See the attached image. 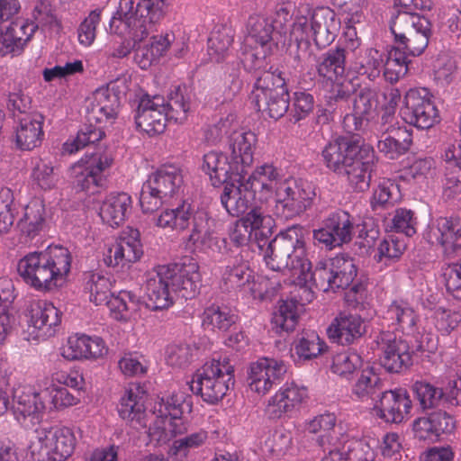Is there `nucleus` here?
<instances>
[{
  "mask_svg": "<svg viewBox=\"0 0 461 461\" xmlns=\"http://www.w3.org/2000/svg\"><path fill=\"white\" fill-rule=\"evenodd\" d=\"M353 90L349 84H337L325 96L327 109L339 117H344L348 108L349 100Z\"/></svg>",
  "mask_w": 461,
  "mask_h": 461,
  "instance_id": "55",
  "label": "nucleus"
},
{
  "mask_svg": "<svg viewBox=\"0 0 461 461\" xmlns=\"http://www.w3.org/2000/svg\"><path fill=\"white\" fill-rule=\"evenodd\" d=\"M192 411V401L190 396L183 393H173L166 400L162 398L155 406L154 413L161 420L163 429L168 430L172 435L176 436L187 430L182 415Z\"/></svg>",
  "mask_w": 461,
  "mask_h": 461,
  "instance_id": "19",
  "label": "nucleus"
},
{
  "mask_svg": "<svg viewBox=\"0 0 461 461\" xmlns=\"http://www.w3.org/2000/svg\"><path fill=\"white\" fill-rule=\"evenodd\" d=\"M156 225L160 228H170L176 230L190 231L188 243L195 246H204L212 238L215 221L210 212L203 208H194L184 201L174 209L163 211L154 218Z\"/></svg>",
  "mask_w": 461,
  "mask_h": 461,
  "instance_id": "5",
  "label": "nucleus"
},
{
  "mask_svg": "<svg viewBox=\"0 0 461 461\" xmlns=\"http://www.w3.org/2000/svg\"><path fill=\"white\" fill-rule=\"evenodd\" d=\"M332 3L348 14L345 19V35L349 39L350 48L352 50L357 49L361 42L357 36L355 24L362 22L364 18L363 8L366 6L367 0H332Z\"/></svg>",
  "mask_w": 461,
  "mask_h": 461,
  "instance_id": "40",
  "label": "nucleus"
},
{
  "mask_svg": "<svg viewBox=\"0 0 461 461\" xmlns=\"http://www.w3.org/2000/svg\"><path fill=\"white\" fill-rule=\"evenodd\" d=\"M302 229L296 227L288 228L281 231L270 240L266 247L264 259L267 266L274 271H284L285 254L300 244Z\"/></svg>",
  "mask_w": 461,
  "mask_h": 461,
  "instance_id": "28",
  "label": "nucleus"
},
{
  "mask_svg": "<svg viewBox=\"0 0 461 461\" xmlns=\"http://www.w3.org/2000/svg\"><path fill=\"white\" fill-rule=\"evenodd\" d=\"M202 168L215 187L238 181L243 175L248 174L237 160L233 161L231 158L229 160L225 154L217 151H211L203 156Z\"/></svg>",
  "mask_w": 461,
  "mask_h": 461,
  "instance_id": "22",
  "label": "nucleus"
},
{
  "mask_svg": "<svg viewBox=\"0 0 461 461\" xmlns=\"http://www.w3.org/2000/svg\"><path fill=\"white\" fill-rule=\"evenodd\" d=\"M244 59H241L244 69L251 73L255 79L253 90L251 92V100L267 95L272 93L287 91L285 80L282 72L272 66L267 68L265 58H260L254 51H245L242 53Z\"/></svg>",
  "mask_w": 461,
  "mask_h": 461,
  "instance_id": "12",
  "label": "nucleus"
},
{
  "mask_svg": "<svg viewBox=\"0 0 461 461\" xmlns=\"http://www.w3.org/2000/svg\"><path fill=\"white\" fill-rule=\"evenodd\" d=\"M47 396H49L48 390L37 393L22 385L14 388L10 408L17 421L23 424H25L27 420L32 424L38 422L46 409Z\"/></svg>",
  "mask_w": 461,
  "mask_h": 461,
  "instance_id": "17",
  "label": "nucleus"
},
{
  "mask_svg": "<svg viewBox=\"0 0 461 461\" xmlns=\"http://www.w3.org/2000/svg\"><path fill=\"white\" fill-rule=\"evenodd\" d=\"M412 402L406 389L384 390L375 401L373 412L386 423L400 424L411 412Z\"/></svg>",
  "mask_w": 461,
  "mask_h": 461,
  "instance_id": "18",
  "label": "nucleus"
},
{
  "mask_svg": "<svg viewBox=\"0 0 461 461\" xmlns=\"http://www.w3.org/2000/svg\"><path fill=\"white\" fill-rule=\"evenodd\" d=\"M286 373V366L282 361L274 358H260L250 365L248 372L249 388L266 394L274 385L279 384Z\"/></svg>",
  "mask_w": 461,
  "mask_h": 461,
  "instance_id": "20",
  "label": "nucleus"
},
{
  "mask_svg": "<svg viewBox=\"0 0 461 461\" xmlns=\"http://www.w3.org/2000/svg\"><path fill=\"white\" fill-rule=\"evenodd\" d=\"M405 249V240L398 235L391 234L379 243L375 259L379 263L384 262L387 266L397 261Z\"/></svg>",
  "mask_w": 461,
  "mask_h": 461,
  "instance_id": "53",
  "label": "nucleus"
},
{
  "mask_svg": "<svg viewBox=\"0 0 461 461\" xmlns=\"http://www.w3.org/2000/svg\"><path fill=\"white\" fill-rule=\"evenodd\" d=\"M276 22L261 15H251L247 22L246 41L249 44L261 47L264 57L272 53L282 41V33L274 24Z\"/></svg>",
  "mask_w": 461,
  "mask_h": 461,
  "instance_id": "23",
  "label": "nucleus"
},
{
  "mask_svg": "<svg viewBox=\"0 0 461 461\" xmlns=\"http://www.w3.org/2000/svg\"><path fill=\"white\" fill-rule=\"evenodd\" d=\"M323 346L324 342L315 331H307L301 334L294 345V351L299 359L310 360L323 352Z\"/></svg>",
  "mask_w": 461,
  "mask_h": 461,
  "instance_id": "56",
  "label": "nucleus"
},
{
  "mask_svg": "<svg viewBox=\"0 0 461 461\" xmlns=\"http://www.w3.org/2000/svg\"><path fill=\"white\" fill-rule=\"evenodd\" d=\"M426 238L430 244L440 245L447 256H453L461 250V218H437L429 225Z\"/></svg>",
  "mask_w": 461,
  "mask_h": 461,
  "instance_id": "21",
  "label": "nucleus"
},
{
  "mask_svg": "<svg viewBox=\"0 0 461 461\" xmlns=\"http://www.w3.org/2000/svg\"><path fill=\"white\" fill-rule=\"evenodd\" d=\"M71 254L62 246L48 247L23 257L17 272L23 281L37 291L48 292L60 286L71 268Z\"/></svg>",
  "mask_w": 461,
  "mask_h": 461,
  "instance_id": "2",
  "label": "nucleus"
},
{
  "mask_svg": "<svg viewBox=\"0 0 461 461\" xmlns=\"http://www.w3.org/2000/svg\"><path fill=\"white\" fill-rule=\"evenodd\" d=\"M383 356L381 366L389 373H402L412 365V357L416 352L424 351L423 345L419 343L415 348L402 337H397L390 331L381 332L379 336Z\"/></svg>",
  "mask_w": 461,
  "mask_h": 461,
  "instance_id": "14",
  "label": "nucleus"
},
{
  "mask_svg": "<svg viewBox=\"0 0 461 461\" xmlns=\"http://www.w3.org/2000/svg\"><path fill=\"white\" fill-rule=\"evenodd\" d=\"M245 176L243 175L238 181L227 183L220 196L221 205L233 217L245 214L255 200L251 185H248L245 182Z\"/></svg>",
  "mask_w": 461,
  "mask_h": 461,
  "instance_id": "27",
  "label": "nucleus"
},
{
  "mask_svg": "<svg viewBox=\"0 0 461 461\" xmlns=\"http://www.w3.org/2000/svg\"><path fill=\"white\" fill-rule=\"evenodd\" d=\"M238 315L223 305L212 304L203 313V326L212 330L228 331L236 325Z\"/></svg>",
  "mask_w": 461,
  "mask_h": 461,
  "instance_id": "46",
  "label": "nucleus"
},
{
  "mask_svg": "<svg viewBox=\"0 0 461 461\" xmlns=\"http://www.w3.org/2000/svg\"><path fill=\"white\" fill-rule=\"evenodd\" d=\"M162 275L169 279L172 291L185 300L194 298L201 287L199 266L191 258L181 263L162 266Z\"/></svg>",
  "mask_w": 461,
  "mask_h": 461,
  "instance_id": "16",
  "label": "nucleus"
},
{
  "mask_svg": "<svg viewBox=\"0 0 461 461\" xmlns=\"http://www.w3.org/2000/svg\"><path fill=\"white\" fill-rule=\"evenodd\" d=\"M402 118L408 124L420 130L430 129L439 122V112L429 89L412 88L406 93Z\"/></svg>",
  "mask_w": 461,
  "mask_h": 461,
  "instance_id": "11",
  "label": "nucleus"
},
{
  "mask_svg": "<svg viewBox=\"0 0 461 461\" xmlns=\"http://www.w3.org/2000/svg\"><path fill=\"white\" fill-rule=\"evenodd\" d=\"M110 279L97 272L84 274V291L89 294V300L96 305H103L111 295Z\"/></svg>",
  "mask_w": 461,
  "mask_h": 461,
  "instance_id": "50",
  "label": "nucleus"
},
{
  "mask_svg": "<svg viewBox=\"0 0 461 461\" xmlns=\"http://www.w3.org/2000/svg\"><path fill=\"white\" fill-rule=\"evenodd\" d=\"M398 185L394 183L390 180L380 182L371 198L372 209L377 210L393 204L398 199Z\"/></svg>",
  "mask_w": 461,
  "mask_h": 461,
  "instance_id": "59",
  "label": "nucleus"
},
{
  "mask_svg": "<svg viewBox=\"0 0 461 461\" xmlns=\"http://www.w3.org/2000/svg\"><path fill=\"white\" fill-rule=\"evenodd\" d=\"M191 91L186 86H176L167 95H142L135 110L136 128L149 136L164 132L167 122L183 123L190 110Z\"/></svg>",
  "mask_w": 461,
  "mask_h": 461,
  "instance_id": "3",
  "label": "nucleus"
},
{
  "mask_svg": "<svg viewBox=\"0 0 461 461\" xmlns=\"http://www.w3.org/2000/svg\"><path fill=\"white\" fill-rule=\"evenodd\" d=\"M32 178L42 189H51L58 182V174L51 162L38 159L32 170Z\"/></svg>",
  "mask_w": 461,
  "mask_h": 461,
  "instance_id": "61",
  "label": "nucleus"
},
{
  "mask_svg": "<svg viewBox=\"0 0 461 461\" xmlns=\"http://www.w3.org/2000/svg\"><path fill=\"white\" fill-rule=\"evenodd\" d=\"M393 135L383 136L378 141L377 148L390 159H396L405 154L412 144L411 132L406 128L393 131Z\"/></svg>",
  "mask_w": 461,
  "mask_h": 461,
  "instance_id": "45",
  "label": "nucleus"
},
{
  "mask_svg": "<svg viewBox=\"0 0 461 461\" xmlns=\"http://www.w3.org/2000/svg\"><path fill=\"white\" fill-rule=\"evenodd\" d=\"M222 279L230 288H241L254 279L253 270L242 256L235 257L225 268Z\"/></svg>",
  "mask_w": 461,
  "mask_h": 461,
  "instance_id": "49",
  "label": "nucleus"
},
{
  "mask_svg": "<svg viewBox=\"0 0 461 461\" xmlns=\"http://www.w3.org/2000/svg\"><path fill=\"white\" fill-rule=\"evenodd\" d=\"M131 197L124 193H111L103 201L99 215L111 227L120 226L131 212Z\"/></svg>",
  "mask_w": 461,
  "mask_h": 461,
  "instance_id": "35",
  "label": "nucleus"
},
{
  "mask_svg": "<svg viewBox=\"0 0 461 461\" xmlns=\"http://www.w3.org/2000/svg\"><path fill=\"white\" fill-rule=\"evenodd\" d=\"M104 97L105 104L100 100L88 113V121H95L101 122L104 120L112 121L117 116V109L119 106L118 98L114 94H108L107 92L100 93Z\"/></svg>",
  "mask_w": 461,
  "mask_h": 461,
  "instance_id": "58",
  "label": "nucleus"
},
{
  "mask_svg": "<svg viewBox=\"0 0 461 461\" xmlns=\"http://www.w3.org/2000/svg\"><path fill=\"white\" fill-rule=\"evenodd\" d=\"M113 162L112 153L101 147L93 152H86L77 163L70 168V176L75 188L95 194L106 186V171Z\"/></svg>",
  "mask_w": 461,
  "mask_h": 461,
  "instance_id": "8",
  "label": "nucleus"
},
{
  "mask_svg": "<svg viewBox=\"0 0 461 461\" xmlns=\"http://www.w3.org/2000/svg\"><path fill=\"white\" fill-rule=\"evenodd\" d=\"M36 440L32 441L29 446V452L32 461H58L54 459L52 444H50L45 439L47 435L45 428L42 427L36 430Z\"/></svg>",
  "mask_w": 461,
  "mask_h": 461,
  "instance_id": "64",
  "label": "nucleus"
},
{
  "mask_svg": "<svg viewBox=\"0 0 461 461\" xmlns=\"http://www.w3.org/2000/svg\"><path fill=\"white\" fill-rule=\"evenodd\" d=\"M341 22L329 7H317L311 14L310 27L315 45L323 49L330 45L338 36Z\"/></svg>",
  "mask_w": 461,
  "mask_h": 461,
  "instance_id": "26",
  "label": "nucleus"
},
{
  "mask_svg": "<svg viewBox=\"0 0 461 461\" xmlns=\"http://www.w3.org/2000/svg\"><path fill=\"white\" fill-rule=\"evenodd\" d=\"M145 393L138 385L131 386L122 396L118 406L120 417L133 427L146 428Z\"/></svg>",
  "mask_w": 461,
  "mask_h": 461,
  "instance_id": "32",
  "label": "nucleus"
},
{
  "mask_svg": "<svg viewBox=\"0 0 461 461\" xmlns=\"http://www.w3.org/2000/svg\"><path fill=\"white\" fill-rule=\"evenodd\" d=\"M411 389L423 411L437 408L442 402H446L447 393L428 382L417 381Z\"/></svg>",
  "mask_w": 461,
  "mask_h": 461,
  "instance_id": "51",
  "label": "nucleus"
},
{
  "mask_svg": "<svg viewBox=\"0 0 461 461\" xmlns=\"http://www.w3.org/2000/svg\"><path fill=\"white\" fill-rule=\"evenodd\" d=\"M366 332L364 319L348 312H340L327 329L329 339L342 346L357 343Z\"/></svg>",
  "mask_w": 461,
  "mask_h": 461,
  "instance_id": "25",
  "label": "nucleus"
},
{
  "mask_svg": "<svg viewBox=\"0 0 461 461\" xmlns=\"http://www.w3.org/2000/svg\"><path fill=\"white\" fill-rule=\"evenodd\" d=\"M27 340L50 337L61 321V312L51 303L43 300L31 302L24 312Z\"/></svg>",
  "mask_w": 461,
  "mask_h": 461,
  "instance_id": "15",
  "label": "nucleus"
},
{
  "mask_svg": "<svg viewBox=\"0 0 461 461\" xmlns=\"http://www.w3.org/2000/svg\"><path fill=\"white\" fill-rule=\"evenodd\" d=\"M326 167L347 177L355 192L369 189L377 158L374 149L358 135L340 136L329 142L322 150Z\"/></svg>",
  "mask_w": 461,
  "mask_h": 461,
  "instance_id": "1",
  "label": "nucleus"
},
{
  "mask_svg": "<svg viewBox=\"0 0 461 461\" xmlns=\"http://www.w3.org/2000/svg\"><path fill=\"white\" fill-rule=\"evenodd\" d=\"M139 298L131 291H121L117 295L111 294L110 297L107 298V302H104V305H106L111 315L117 321L126 320L125 313L129 311H136L139 303Z\"/></svg>",
  "mask_w": 461,
  "mask_h": 461,
  "instance_id": "54",
  "label": "nucleus"
},
{
  "mask_svg": "<svg viewBox=\"0 0 461 461\" xmlns=\"http://www.w3.org/2000/svg\"><path fill=\"white\" fill-rule=\"evenodd\" d=\"M47 432L45 439L52 444L54 459L64 461L75 449L76 438L71 429L67 427H44Z\"/></svg>",
  "mask_w": 461,
  "mask_h": 461,
  "instance_id": "41",
  "label": "nucleus"
},
{
  "mask_svg": "<svg viewBox=\"0 0 461 461\" xmlns=\"http://www.w3.org/2000/svg\"><path fill=\"white\" fill-rule=\"evenodd\" d=\"M285 270L290 271L293 276H297V284L303 292L307 291L309 278L306 277V274L312 273V264L307 258L303 232L300 234V244L294 246V249L285 254Z\"/></svg>",
  "mask_w": 461,
  "mask_h": 461,
  "instance_id": "37",
  "label": "nucleus"
},
{
  "mask_svg": "<svg viewBox=\"0 0 461 461\" xmlns=\"http://www.w3.org/2000/svg\"><path fill=\"white\" fill-rule=\"evenodd\" d=\"M384 384L379 375L372 369H365L361 372L355 384L352 385V394L358 400H375L381 396L385 390Z\"/></svg>",
  "mask_w": 461,
  "mask_h": 461,
  "instance_id": "44",
  "label": "nucleus"
},
{
  "mask_svg": "<svg viewBox=\"0 0 461 461\" xmlns=\"http://www.w3.org/2000/svg\"><path fill=\"white\" fill-rule=\"evenodd\" d=\"M316 187L308 181L285 179L275 201V215L282 221L301 216L312 207L316 198Z\"/></svg>",
  "mask_w": 461,
  "mask_h": 461,
  "instance_id": "10",
  "label": "nucleus"
},
{
  "mask_svg": "<svg viewBox=\"0 0 461 461\" xmlns=\"http://www.w3.org/2000/svg\"><path fill=\"white\" fill-rule=\"evenodd\" d=\"M166 199L181 190L184 183L182 170L174 165H164L147 179Z\"/></svg>",
  "mask_w": 461,
  "mask_h": 461,
  "instance_id": "36",
  "label": "nucleus"
},
{
  "mask_svg": "<svg viewBox=\"0 0 461 461\" xmlns=\"http://www.w3.org/2000/svg\"><path fill=\"white\" fill-rule=\"evenodd\" d=\"M18 209L14 203V194L11 189L0 190V234L7 233L14 225Z\"/></svg>",
  "mask_w": 461,
  "mask_h": 461,
  "instance_id": "57",
  "label": "nucleus"
},
{
  "mask_svg": "<svg viewBox=\"0 0 461 461\" xmlns=\"http://www.w3.org/2000/svg\"><path fill=\"white\" fill-rule=\"evenodd\" d=\"M387 318L407 334L415 330L418 315L414 309L406 302H393L388 308Z\"/></svg>",
  "mask_w": 461,
  "mask_h": 461,
  "instance_id": "52",
  "label": "nucleus"
},
{
  "mask_svg": "<svg viewBox=\"0 0 461 461\" xmlns=\"http://www.w3.org/2000/svg\"><path fill=\"white\" fill-rule=\"evenodd\" d=\"M431 23L424 15L402 13L393 14L390 29L399 44L411 56H420L428 47L432 35Z\"/></svg>",
  "mask_w": 461,
  "mask_h": 461,
  "instance_id": "9",
  "label": "nucleus"
},
{
  "mask_svg": "<svg viewBox=\"0 0 461 461\" xmlns=\"http://www.w3.org/2000/svg\"><path fill=\"white\" fill-rule=\"evenodd\" d=\"M46 221L45 204L41 199L32 200L24 208V215L18 221L21 232L34 238L44 228Z\"/></svg>",
  "mask_w": 461,
  "mask_h": 461,
  "instance_id": "42",
  "label": "nucleus"
},
{
  "mask_svg": "<svg viewBox=\"0 0 461 461\" xmlns=\"http://www.w3.org/2000/svg\"><path fill=\"white\" fill-rule=\"evenodd\" d=\"M306 398V388L298 387L294 383L285 384L270 398L266 413L270 419H279L283 414L295 410Z\"/></svg>",
  "mask_w": 461,
  "mask_h": 461,
  "instance_id": "29",
  "label": "nucleus"
},
{
  "mask_svg": "<svg viewBox=\"0 0 461 461\" xmlns=\"http://www.w3.org/2000/svg\"><path fill=\"white\" fill-rule=\"evenodd\" d=\"M418 221L415 212L406 208H399L395 211L392 219V228L406 237L413 236L417 231Z\"/></svg>",
  "mask_w": 461,
  "mask_h": 461,
  "instance_id": "62",
  "label": "nucleus"
},
{
  "mask_svg": "<svg viewBox=\"0 0 461 461\" xmlns=\"http://www.w3.org/2000/svg\"><path fill=\"white\" fill-rule=\"evenodd\" d=\"M166 0H120L117 11L109 23V31L118 35H128L134 41H141L151 27L165 14Z\"/></svg>",
  "mask_w": 461,
  "mask_h": 461,
  "instance_id": "4",
  "label": "nucleus"
},
{
  "mask_svg": "<svg viewBox=\"0 0 461 461\" xmlns=\"http://www.w3.org/2000/svg\"><path fill=\"white\" fill-rule=\"evenodd\" d=\"M384 67V54L374 48H366L356 54L351 63V69L366 77L370 81H375L381 75Z\"/></svg>",
  "mask_w": 461,
  "mask_h": 461,
  "instance_id": "39",
  "label": "nucleus"
},
{
  "mask_svg": "<svg viewBox=\"0 0 461 461\" xmlns=\"http://www.w3.org/2000/svg\"><path fill=\"white\" fill-rule=\"evenodd\" d=\"M234 40L231 27L222 25L212 32L208 40V54L212 60L222 62L230 54V46Z\"/></svg>",
  "mask_w": 461,
  "mask_h": 461,
  "instance_id": "47",
  "label": "nucleus"
},
{
  "mask_svg": "<svg viewBox=\"0 0 461 461\" xmlns=\"http://www.w3.org/2000/svg\"><path fill=\"white\" fill-rule=\"evenodd\" d=\"M290 96L288 90L279 93H270L258 98L252 99L255 108L265 113L274 120L282 118L288 111Z\"/></svg>",
  "mask_w": 461,
  "mask_h": 461,
  "instance_id": "48",
  "label": "nucleus"
},
{
  "mask_svg": "<svg viewBox=\"0 0 461 461\" xmlns=\"http://www.w3.org/2000/svg\"><path fill=\"white\" fill-rule=\"evenodd\" d=\"M234 383V366L229 357L220 356L205 363L187 384L193 393L200 395L210 404H215L233 388Z\"/></svg>",
  "mask_w": 461,
  "mask_h": 461,
  "instance_id": "6",
  "label": "nucleus"
},
{
  "mask_svg": "<svg viewBox=\"0 0 461 461\" xmlns=\"http://www.w3.org/2000/svg\"><path fill=\"white\" fill-rule=\"evenodd\" d=\"M257 136L250 131L243 129L233 131L228 137V146L230 150V158L248 173V168L253 163V154Z\"/></svg>",
  "mask_w": 461,
  "mask_h": 461,
  "instance_id": "33",
  "label": "nucleus"
},
{
  "mask_svg": "<svg viewBox=\"0 0 461 461\" xmlns=\"http://www.w3.org/2000/svg\"><path fill=\"white\" fill-rule=\"evenodd\" d=\"M354 232V217L346 211L337 210L322 221L321 228L313 230V239L322 248L332 250L349 243Z\"/></svg>",
  "mask_w": 461,
  "mask_h": 461,
  "instance_id": "13",
  "label": "nucleus"
},
{
  "mask_svg": "<svg viewBox=\"0 0 461 461\" xmlns=\"http://www.w3.org/2000/svg\"><path fill=\"white\" fill-rule=\"evenodd\" d=\"M357 274V267L352 258L340 254L334 258L319 261L312 273L306 274L309 287L304 293L306 300L313 298L312 287L323 292L347 289L353 283Z\"/></svg>",
  "mask_w": 461,
  "mask_h": 461,
  "instance_id": "7",
  "label": "nucleus"
},
{
  "mask_svg": "<svg viewBox=\"0 0 461 461\" xmlns=\"http://www.w3.org/2000/svg\"><path fill=\"white\" fill-rule=\"evenodd\" d=\"M378 103V93L375 88H360L353 101V113H345L344 123L347 125L352 121L354 130H362L375 113Z\"/></svg>",
  "mask_w": 461,
  "mask_h": 461,
  "instance_id": "31",
  "label": "nucleus"
},
{
  "mask_svg": "<svg viewBox=\"0 0 461 461\" xmlns=\"http://www.w3.org/2000/svg\"><path fill=\"white\" fill-rule=\"evenodd\" d=\"M314 97L312 94L298 90L294 93L293 109L290 113L291 121L295 122L305 119L314 108Z\"/></svg>",
  "mask_w": 461,
  "mask_h": 461,
  "instance_id": "63",
  "label": "nucleus"
},
{
  "mask_svg": "<svg viewBox=\"0 0 461 461\" xmlns=\"http://www.w3.org/2000/svg\"><path fill=\"white\" fill-rule=\"evenodd\" d=\"M347 50L345 48L336 46L323 53L316 63L318 75L327 79L335 81L341 78L346 71Z\"/></svg>",
  "mask_w": 461,
  "mask_h": 461,
  "instance_id": "38",
  "label": "nucleus"
},
{
  "mask_svg": "<svg viewBox=\"0 0 461 461\" xmlns=\"http://www.w3.org/2000/svg\"><path fill=\"white\" fill-rule=\"evenodd\" d=\"M15 130V145L21 150H32L39 147L44 137V117L38 112L18 118Z\"/></svg>",
  "mask_w": 461,
  "mask_h": 461,
  "instance_id": "30",
  "label": "nucleus"
},
{
  "mask_svg": "<svg viewBox=\"0 0 461 461\" xmlns=\"http://www.w3.org/2000/svg\"><path fill=\"white\" fill-rule=\"evenodd\" d=\"M415 438L435 442L443 435L451 434L456 429V420L448 412L437 410L414 420L412 424Z\"/></svg>",
  "mask_w": 461,
  "mask_h": 461,
  "instance_id": "24",
  "label": "nucleus"
},
{
  "mask_svg": "<svg viewBox=\"0 0 461 461\" xmlns=\"http://www.w3.org/2000/svg\"><path fill=\"white\" fill-rule=\"evenodd\" d=\"M172 292L170 281L162 275V266H159L156 275L147 280V307L152 311L167 309L173 304Z\"/></svg>",
  "mask_w": 461,
  "mask_h": 461,
  "instance_id": "34",
  "label": "nucleus"
},
{
  "mask_svg": "<svg viewBox=\"0 0 461 461\" xmlns=\"http://www.w3.org/2000/svg\"><path fill=\"white\" fill-rule=\"evenodd\" d=\"M298 320L297 302L294 300L281 301L272 316V329L280 336L289 334L294 330Z\"/></svg>",
  "mask_w": 461,
  "mask_h": 461,
  "instance_id": "43",
  "label": "nucleus"
},
{
  "mask_svg": "<svg viewBox=\"0 0 461 461\" xmlns=\"http://www.w3.org/2000/svg\"><path fill=\"white\" fill-rule=\"evenodd\" d=\"M362 366V358L357 352H341L333 357L331 370L339 376L348 377Z\"/></svg>",
  "mask_w": 461,
  "mask_h": 461,
  "instance_id": "60",
  "label": "nucleus"
}]
</instances>
